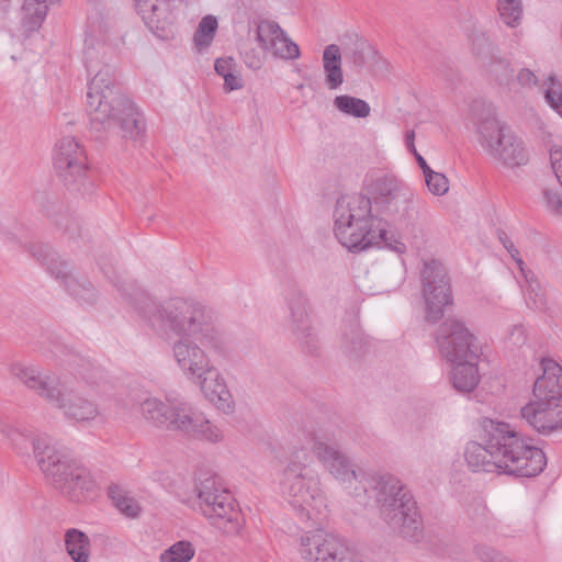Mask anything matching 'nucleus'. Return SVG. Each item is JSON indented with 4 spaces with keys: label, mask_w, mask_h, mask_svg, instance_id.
<instances>
[{
    "label": "nucleus",
    "mask_w": 562,
    "mask_h": 562,
    "mask_svg": "<svg viewBox=\"0 0 562 562\" xmlns=\"http://www.w3.org/2000/svg\"><path fill=\"white\" fill-rule=\"evenodd\" d=\"M483 432V443L471 441L464 450L472 471L533 477L547 465L544 452L508 423L486 418Z\"/></svg>",
    "instance_id": "obj_1"
},
{
    "label": "nucleus",
    "mask_w": 562,
    "mask_h": 562,
    "mask_svg": "<svg viewBox=\"0 0 562 562\" xmlns=\"http://www.w3.org/2000/svg\"><path fill=\"white\" fill-rule=\"evenodd\" d=\"M0 435L10 440L20 454H27L32 443L35 460L49 483L69 501L81 503L97 491V482L90 470L74 459L69 451L58 446L50 437L38 435L30 439L29 434L0 419Z\"/></svg>",
    "instance_id": "obj_2"
},
{
    "label": "nucleus",
    "mask_w": 562,
    "mask_h": 562,
    "mask_svg": "<svg viewBox=\"0 0 562 562\" xmlns=\"http://www.w3.org/2000/svg\"><path fill=\"white\" fill-rule=\"evenodd\" d=\"M87 110L91 124L104 130L119 127L125 138L140 139L146 132L143 114L121 93L109 66L100 69L89 82Z\"/></svg>",
    "instance_id": "obj_3"
},
{
    "label": "nucleus",
    "mask_w": 562,
    "mask_h": 562,
    "mask_svg": "<svg viewBox=\"0 0 562 562\" xmlns=\"http://www.w3.org/2000/svg\"><path fill=\"white\" fill-rule=\"evenodd\" d=\"M372 482L381 519L403 538L417 541L423 525L411 491L392 475H383Z\"/></svg>",
    "instance_id": "obj_4"
},
{
    "label": "nucleus",
    "mask_w": 562,
    "mask_h": 562,
    "mask_svg": "<svg viewBox=\"0 0 562 562\" xmlns=\"http://www.w3.org/2000/svg\"><path fill=\"white\" fill-rule=\"evenodd\" d=\"M305 449L286 465L281 483L282 493L302 521L321 524L326 517L327 503L319 476L306 467Z\"/></svg>",
    "instance_id": "obj_5"
},
{
    "label": "nucleus",
    "mask_w": 562,
    "mask_h": 562,
    "mask_svg": "<svg viewBox=\"0 0 562 562\" xmlns=\"http://www.w3.org/2000/svg\"><path fill=\"white\" fill-rule=\"evenodd\" d=\"M472 115L479 143L494 160L509 168L528 162L529 154L524 140L498 120L494 108L474 102Z\"/></svg>",
    "instance_id": "obj_6"
},
{
    "label": "nucleus",
    "mask_w": 562,
    "mask_h": 562,
    "mask_svg": "<svg viewBox=\"0 0 562 562\" xmlns=\"http://www.w3.org/2000/svg\"><path fill=\"white\" fill-rule=\"evenodd\" d=\"M212 308L203 303L184 297H171L161 303L149 301L140 308V316L155 331L173 334L179 338L196 335L205 324Z\"/></svg>",
    "instance_id": "obj_7"
},
{
    "label": "nucleus",
    "mask_w": 562,
    "mask_h": 562,
    "mask_svg": "<svg viewBox=\"0 0 562 562\" xmlns=\"http://www.w3.org/2000/svg\"><path fill=\"white\" fill-rule=\"evenodd\" d=\"M198 510L213 527L226 535H238L244 527L241 510L231 494L215 476L200 480L195 485Z\"/></svg>",
    "instance_id": "obj_8"
},
{
    "label": "nucleus",
    "mask_w": 562,
    "mask_h": 562,
    "mask_svg": "<svg viewBox=\"0 0 562 562\" xmlns=\"http://www.w3.org/2000/svg\"><path fill=\"white\" fill-rule=\"evenodd\" d=\"M375 206L394 222H407L414 217V192L394 175L375 178L369 186Z\"/></svg>",
    "instance_id": "obj_9"
},
{
    "label": "nucleus",
    "mask_w": 562,
    "mask_h": 562,
    "mask_svg": "<svg viewBox=\"0 0 562 562\" xmlns=\"http://www.w3.org/2000/svg\"><path fill=\"white\" fill-rule=\"evenodd\" d=\"M54 166L65 186L85 193L90 187L87 156L81 145L72 136L61 137L55 146Z\"/></svg>",
    "instance_id": "obj_10"
},
{
    "label": "nucleus",
    "mask_w": 562,
    "mask_h": 562,
    "mask_svg": "<svg viewBox=\"0 0 562 562\" xmlns=\"http://www.w3.org/2000/svg\"><path fill=\"white\" fill-rule=\"evenodd\" d=\"M334 234L337 240L352 252H360L374 245L384 243L396 252H404L405 245L398 240L389 241V232L384 222L359 223L334 221Z\"/></svg>",
    "instance_id": "obj_11"
},
{
    "label": "nucleus",
    "mask_w": 562,
    "mask_h": 562,
    "mask_svg": "<svg viewBox=\"0 0 562 562\" xmlns=\"http://www.w3.org/2000/svg\"><path fill=\"white\" fill-rule=\"evenodd\" d=\"M420 279L426 305L425 318L436 323L443 316V308L452 304L450 280L443 265L435 259L424 262Z\"/></svg>",
    "instance_id": "obj_12"
},
{
    "label": "nucleus",
    "mask_w": 562,
    "mask_h": 562,
    "mask_svg": "<svg viewBox=\"0 0 562 562\" xmlns=\"http://www.w3.org/2000/svg\"><path fill=\"white\" fill-rule=\"evenodd\" d=\"M170 431H178L187 437L216 443L223 440L222 430L212 424L205 415L187 401L171 402V416L168 425Z\"/></svg>",
    "instance_id": "obj_13"
},
{
    "label": "nucleus",
    "mask_w": 562,
    "mask_h": 562,
    "mask_svg": "<svg viewBox=\"0 0 562 562\" xmlns=\"http://www.w3.org/2000/svg\"><path fill=\"white\" fill-rule=\"evenodd\" d=\"M170 431H178L187 437L216 443L223 440L222 430L212 424L205 415L187 401L171 402V416L168 425Z\"/></svg>",
    "instance_id": "obj_14"
},
{
    "label": "nucleus",
    "mask_w": 562,
    "mask_h": 562,
    "mask_svg": "<svg viewBox=\"0 0 562 562\" xmlns=\"http://www.w3.org/2000/svg\"><path fill=\"white\" fill-rule=\"evenodd\" d=\"M436 342L441 357L450 363L479 357L476 338L460 319L447 318L437 329Z\"/></svg>",
    "instance_id": "obj_15"
},
{
    "label": "nucleus",
    "mask_w": 562,
    "mask_h": 562,
    "mask_svg": "<svg viewBox=\"0 0 562 562\" xmlns=\"http://www.w3.org/2000/svg\"><path fill=\"white\" fill-rule=\"evenodd\" d=\"M316 459L336 479L350 494L360 498L368 493L364 484V474L358 465L337 447H326L318 445Z\"/></svg>",
    "instance_id": "obj_16"
},
{
    "label": "nucleus",
    "mask_w": 562,
    "mask_h": 562,
    "mask_svg": "<svg viewBox=\"0 0 562 562\" xmlns=\"http://www.w3.org/2000/svg\"><path fill=\"white\" fill-rule=\"evenodd\" d=\"M10 374L21 384L34 392L48 404L58 401V394L65 382L41 368L26 363H12Z\"/></svg>",
    "instance_id": "obj_17"
},
{
    "label": "nucleus",
    "mask_w": 562,
    "mask_h": 562,
    "mask_svg": "<svg viewBox=\"0 0 562 562\" xmlns=\"http://www.w3.org/2000/svg\"><path fill=\"white\" fill-rule=\"evenodd\" d=\"M284 300L290 312L291 329L300 345L310 353L316 349V336L307 314V299L296 285H289Z\"/></svg>",
    "instance_id": "obj_18"
},
{
    "label": "nucleus",
    "mask_w": 562,
    "mask_h": 562,
    "mask_svg": "<svg viewBox=\"0 0 562 562\" xmlns=\"http://www.w3.org/2000/svg\"><path fill=\"white\" fill-rule=\"evenodd\" d=\"M52 406L60 409L65 419L74 424L89 425L105 419L98 404L80 396L66 383L59 391L58 401L53 402Z\"/></svg>",
    "instance_id": "obj_19"
},
{
    "label": "nucleus",
    "mask_w": 562,
    "mask_h": 562,
    "mask_svg": "<svg viewBox=\"0 0 562 562\" xmlns=\"http://www.w3.org/2000/svg\"><path fill=\"white\" fill-rule=\"evenodd\" d=\"M344 542L324 530L308 531L300 538L299 553L306 562H334Z\"/></svg>",
    "instance_id": "obj_20"
},
{
    "label": "nucleus",
    "mask_w": 562,
    "mask_h": 562,
    "mask_svg": "<svg viewBox=\"0 0 562 562\" xmlns=\"http://www.w3.org/2000/svg\"><path fill=\"white\" fill-rule=\"evenodd\" d=\"M520 417L541 435H550L562 428V407L536 397L521 407Z\"/></svg>",
    "instance_id": "obj_21"
},
{
    "label": "nucleus",
    "mask_w": 562,
    "mask_h": 562,
    "mask_svg": "<svg viewBox=\"0 0 562 562\" xmlns=\"http://www.w3.org/2000/svg\"><path fill=\"white\" fill-rule=\"evenodd\" d=\"M191 337L179 338L172 346L173 358L183 372L191 381H195L210 371L213 366L205 351Z\"/></svg>",
    "instance_id": "obj_22"
},
{
    "label": "nucleus",
    "mask_w": 562,
    "mask_h": 562,
    "mask_svg": "<svg viewBox=\"0 0 562 562\" xmlns=\"http://www.w3.org/2000/svg\"><path fill=\"white\" fill-rule=\"evenodd\" d=\"M135 7L147 27L159 38L172 36L176 15L166 1L156 3L154 0H134Z\"/></svg>",
    "instance_id": "obj_23"
},
{
    "label": "nucleus",
    "mask_w": 562,
    "mask_h": 562,
    "mask_svg": "<svg viewBox=\"0 0 562 562\" xmlns=\"http://www.w3.org/2000/svg\"><path fill=\"white\" fill-rule=\"evenodd\" d=\"M540 367L542 374L533 383V397L562 407V367L551 358H543Z\"/></svg>",
    "instance_id": "obj_24"
},
{
    "label": "nucleus",
    "mask_w": 562,
    "mask_h": 562,
    "mask_svg": "<svg viewBox=\"0 0 562 562\" xmlns=\"http://www.w3.org/2000/svg\"><path fill=\"white\" fill-rule=\"evenodd\" d=\"M334 221H341L342 223L384 222L372 214L371 199L360 193L345 194L337 200L334 210Z\"/></svg>",
    "instance_id": "obj_25"
},
{
    "label": "nucleus",
    "mask_w": 562,
    "mask_h": 562,
    "mask_svg": "<svg viewBox=\"0 0 562 562\" xmlns=\"http://www.w3.org/2000/svg\"><path fill=\"white\" fill-rule=\"evenodd\" d=\"M199 385L204 397L224 414H232L235 409L233 396L226 385L225 379L213 366L210 371L193 381Z\"/></svg>",
    "instance_id": "obj_26"
},
{
    "label": "nucleus",
    "mask_w": 562,
    "mask_h": 562,
    "mask_svg": "<svg viewBox=\"0 0 562 562\" xmlns=\"http://www.w3.org/2000/svg\"><path fill=\"white\" fill-rule=\"evenodd\" d=\"M33 256L37 257L43 263L47 265V269L52 276L61 280L68 292L79 300L90 301L93 296L92 289L86 284L79 283L69 272L66 262L57 261L53 254L48 251H33Z\"/></svg>",
    "instance_id": "obj_27"
},
{
    "label": "nucleus",
    "mask_w": 562,
    "mask_h": 562,
    "mask_svg": "<svg viewBox=\"0 0 562 562\" xmlns=\"http://www.w3.org/2000/svg\"><path fill=\"white\" fill-rule=\"evenodd\" d=\"M339 435V427L328 422L317 423L316 425L305 423L297 428L295 434L299 439L304 438L307 443L312 445V450L315 456L319 443L326 447H336L335 441L338 439Z\"/></svg>",
    "instance_id": "obj_28"
},
{
    "label": "nucleus",
    "mask_w": 562,
    "mask_h": 562,
    "mask_svg": "<svg viewBox=\"0 0 562 562\" xmlns=\"http://www.w3.org/2000/svg\"><path fill=\"white\" fill-rule=\"evenodd\" d=\"M324 82L329 90H337L344 83L341 52L338 45H327L322 55Z\"/></svg>",
    "instance_id": "obj_29"
},
{
    "label": "nucleus",
    "mask_w": 562,
    "mask_h": 562,
    "mask_svg": "<svg viewBox=\"0 0 562 562\" xmlns=\"http://www.w3.org/2000/svg\"><path fill=\"white\" fill-rule=\"evenodd\" d=\"M171 402L173 398L167 397V402H162L157 397H147L140 403V414L146 422L167 430L171 416Z\"/></svg>",
    "instance_id": "obj_30"
},
{
    "label": "nucleus",
    "mask_w": 562,
    "mask_h": 562,
    "mask_svg": "<svg viewBox=\"0 0 562 562\" xmlns=\"http://www.w3.org/2000/svg\"><path fill=\"white\" fill-rule=\"evenodd\" d=\"M475 360L476 359H465L452 363L451 382L457 391L469 393L477 385L480 376L474 363Z\"/></svg>",
    "instance_id": "obj_31"
},
{
    "label": "nucleus",
    "mask_w": 562,
    "mask_h": 562,
    "mask_svg": "<svg viewBox=\"0 0 562 562\" xmlns=\"http://www.w3.org/2000/svg\"><path fill=\"white\" fill-rule=\"evenodd\" d=\"M525 283L521 285L527 305L537 311H542L547 306L546 291L536 278L535 273L526 267L520 270Z\"/></svg>",
    "instance_id": "obj_32"
},
{
    "label": "nucleus",
    "mask_w": 562,
    "mask_h": 562,
    "mask_svg": "<svg viewBox=\"0 0 562 562\" xmlns=\"http://www.w3.org/2000/svg\"><path fill=\"white\" fill-rule=\"evenodd\" d=\"M55 0H24L22 5V24L30 31H37L46 19L49 5Z\"/></svg>",
    "instance_id": "obj_33"
},
{
    "label": "nucleus",
    "mask_w": 562,
    "mask_h": 562,
    "mask_svg": "<svg viewBox=\"0 0 562 562\" xmlns=\"http://www.w3.org/2000/svg\"><path fill=\"white\" fill-rule=\"evenodd\" d=\"M214 318V312L211 310L207 314V317L205 318V324L198 328L196 335L194 337H196L206 348L222 355L226 351V340L223 334L217 328H215L213 324Z\"/></svg>",
    "instance_id": "obj_34"
},
{
    "label": "nucleus",
    "mask_w": 562,
    "mask_h": 562,
    "mask_svg": "<svg viewBox=\"0 0 562 562\" xmlns=\"http://www.w3.org/2000/svg\"><path fill=\"white\" fill-rule=\"evenodd\" d=\"M65 546L74 562H89L90 540L88 536L76 528L65 532Z\"/></svg>",
    "instance_id": "obj_35"
},
{
    "label": "nucleus",
    "mask_w": 562,
    "mask_h": 562,
    "mask_svg": "<svg viewBox=\"0 0 562 562\" xmlns=\"http://www.w3.org/2000/svg\"><path fill=\"white\" fill-rule=\"evenodd\" d=\"M497 13L506 26L519 27L524 20L522 0H497Z\"/></svg>",
    "instance_id": "obj_36"
},
{
    "label": "nucleus",
    "mask_w": 562,
    "mask_h": 562,
    "mask_svg": "<svg viewBox=\"0 0 562 562\" xmlns=\"http://www.w3.org/2000/svg\"><path fill=\"white\" fill-rule=\"evenodd\" d=\"M333 103L339 112L358 119H364L369 116L371 112V108L367 101L348 94L335 97Z\"/></svg>",
    "instance_id": "obj_37"
},
{
    "label": "nucleus",
    "mask_w": 562,
    "mask_h": 562,
    "mask_svg": "<svg viewBox=\"0 0 562 562\" xmlns=\"http://www.w3.org/2000/svg\"><path fill=\"white\" fill-rule=\"evenodd\" d=\"M380 58L378 50L366 42H359L355 45L349 59L357 72L370 68Z\"/></svg>",
    "instance_id": "obj_38"
},
{
    "label": "nucleus",
    "mask_w": 562,
    "mask_h": 562,
    "mask_svg": "<svg viewBox=\"0 0 562 562\" xmlns=\"http://www.w3.org/2000/svg\"><path fill=\"white\" fill-rule=\"evenodd\" d=\"M267 53L282 60H295L301 56L299 45L286 35L284 30L281 32V35H278V38L274 40Z\"/></svg>",
    "instance_id": "obj_39"
},
{
    "label": "nucleus",
    "mask_w": 562,
    "mask_h": 562,
    "mask_svg": "<svg viewBox=\"0 0 562 562\" xmlns=\"http://www.w3.org/2000/svg\"><path fill=\"white\" fill-rule=\"evenodd\" d=\"M194 555L195 548L192 542L180 540L159 554V562H191Z\"/></svg>",
    "instance_id": "obj_40"
},
{
    "label": "nucleus",
    "mask_w": 562,
    "mask_h": 562,
    "mask_svg": "<svg viewBox=\"0 0 562 562\" xmlns=\"http://www.w3.org/2000/svg\"><path fill=\"white\" fill-rule=\"evenodd\" d=\"M282 31L283 29L276 21L268 19L259 21L256 27V41L259 47L267 53Z\"/></svg>",
    "instance_id": "obj_41"
},
{
    "label": "nucleus",
    "mask_w": 562,
    "mask_h": 562,
    "mask_svg": "<svg viewBox=\"0 0 562 562\" xmlns=\"http://www.w3.org/2000/svg\"><path fill=\"white\" fill-rule=\"evenodd\" d=\"M344 348L349 355H358L363 351L367 342L356 321H352L344 330Z\"/></svg>",
    "instance_id": "obj_42"
},
{
    "label": "nucleus",
    "mask_w": 562,
    "mask_h": 562,
    "mask_svg": "<svg viewBox=\"0 0 562 562\" xmlns=\"http://www.w3.org/2000/svg\"><path fill=\"white\" fill-rule=\"evenodd\" d=\"M217 25V20L213 15H206L200 21L194 33V44L199 49L210 46L215 36Z\"/></svg>",
    "instance_id": "obj_43"
},
{
    "label": "nucleus",
    "mask_w": 562,
    "mask_h": 562,
    "mask_svg": "<svg viewBox=\"0 0 562 562\" xmlns=\"http://www.w3.org/2000/svg\"><path fill=\"white\" fill-rule=\"evenodd\" d=\"M486 68L490 76L501 86H507L513 78V69L506 58L492 55Z\"/></svg>",
    "instance_id": "obj_44"
},
{
    "label": "nucleus",
    "mask_w": 562,
    "mask_h": 562,
    "mask_svg": "<svg viewBox=\"0 0 562 562\" xmlns=\"http://www.w3.org/2000/svg\"><path fill=\"white\" fill-rule=\"evenodd\" d=\"M110 496L122 514L131 518L138 516L140 507L133 497L125 495L117 487L110 490Z\"/></svg>",
    "instance_id": "obj_45"
},
{
    "label": "nucleus",
    "mask_w": 562,
    "mask_h": 562,
    "mask_svg": "<svg viewBox=\"0 0 562 562\" xmlns=\"http://www.w3.org/2000/svg\"><path fill=\"white\" fill-rule=\"evenodd\" d=\"M546 102L559 114L562 112V85L553 75L549 76L544 82Z\"/></svg>",
    "instance_id": "obj_46"
},
{
    "label": "nucleus",
    "mask_w": 562,
    "mask_h": 562,
    "mask_svg": "<svg viewBox=\"0 0 562 562\" xmlns=\"http://www.w3.org/2000/svg\"><path fill=\"white\" fill-rule=\"evenodd\" d=\"M106 50V46L103 43L95 42L92 37H87L85 41V50H83V57L86 67L89 72H92L98 64H99V57L100 55H104Z\"/></svg>",
    "instance_id": "obj_47"
},
{
    "label": "nucleus",
    "mask_w": 562,
    "mask_h": 562,
    "mask_svg": "<svg viewBox=\"0 0 562 562\" xmlns=\"http://www.w3.org/2000/svg\"><path fill=\"white\" fill-rule=\"evenodd\" d=\"M68 363L74 367L75 373L79 374L88 383L94 384L100 374V370L95 368L90 360L72 356Z\"/></svg>",
    "instance_id": "obj_48"
},
{
    "label": "nucleus",
    "mask_w": 562,
    "mask_h": 562,
    "mask_svg": "<svg viewBox=\"0 0 562 562\" xmlns=\"http://www.w3.org/2000/svg\"><path fill=\"white\" fill-rule=\"evenodd\" d=\"M424 177L428 190L434 195H443L448 192L449 181L443 173L431 170Z\"/></svg>",
    "instance_id": "obj_49"
},
{
    "label": "nucleus",
    "mask_w": 562,
    "mask_h": 562,
    "mask_svg": "<svg viewBox=\"0 0 562 562\" xmlns=\"http://www.w3.org/2000/svg\"><path fill=\"white\" fill-rule=\"evenodd\" d=\"M498 239L502 243V245L504 246V248L508 251L512 259L516 262L519 271L525 269L527 266L525 265L522 258L520 257L519 250L516 248L515 244L508 237V235L505 232L499 231Z\"/></svg>",
    "instance_id": "obj_50"
},
{
    "label": "nucleus",
    "mask_w": 562,
    "mask_h": 562,
    "mask_svg": "<svg viewBox=\"0 0 562 562\" xmlns=\"http://www.w3.org/2000/svg\"><path fill=\"white\" fill-rule=\"evenodd\" d=\"M543 196L547 206L555 213H562V196L557 189L546 188L543 190Z\"/></svg>",
    "instance_id": "obj_51"
},
{
    "label": "nucleus",
    "mask_w": 562,
    "mask_h": 562,
    "mask_svg": "<svg viewBox=\"0 0 562 562\" xmlns=\"http://www.w3.org/2000/svg\"><path fill=\"white\" fill-rule=\"evenodd\" d=\"M334 562H364L361 554L346 541Z\"/></svg>",
    "instance_id": "obj_52"
},
{
    "label": "nucleus",
    "mask_w": 562,
    "mask_h": 562,
    "mask_svg": "<svg viewBox=\"0 0 562 562\" xmlns=\"http://www.w3.org/2000/svg\"><path fill=\"white\" fill-rule=\"evenodd\" d=\"M516 80L522 88L528 89L533 88L538 83L537 76L528 68H521L516 76Z\"/></svg>",
    "instance_id": "obj_53"
},
{
    "label": "nucleus",
    "mask_w": 562,
    "mask_h": 562,
    "mask_svg": "<svg viewBox=\"0 0 562 562\" xmlns=\"http://www.w3.org/2000/svg\"><path fill=\"white\" fill-rule=\"evenodd\" d=\"M244 63L252 70L260 69L263 65V58L256 49L246 50L243 55Z\"/></svg>",
    "instance_id": "obj_54"
},
{
    "label": "nucleus",
    "mask_w": 562,
    "mask_h": 562,
    "mask_svg": "<svg viewBox=\"0 0 562 562\" xmlns=\"http://www.w3.org/2000/svg\"><path fill=\"white\" fill-rule=\"evenodd\" d=\"M550 161L554 175L562 187V148H553L550 153Z\"/></svg>",
    "instance_id": "obj_55"
},
{
    "label": "nucleus",
    "mask_w": 562,
    "mask_h": 562,
    "mask_svg": "<svg viewBox=\"0 0 562 562\" xmlns=\"http://www.w3.org/2000/svg\"><path fill=\"white\" fill-rule=\"evenodd\" d=\"M472 48L476 55H482L485 53V50L490 52V37L485 33L475 35L472 40Z\"/></svg>",
    "instance_id": "obj_56"
},
{
    "label": "nucleus",
    "mask_w": 562,
    "mask_h": 562,
    "mask_svg": "<svg viewBox=\"0 0 562 562\" xmlns=\"http://www.w3.org/2000/svg\"><path fill=\"white\" fill-rule=\"evenodd\" d=\"M234 67L235 63L232 57L217 58L215 61V71L223 78L234 71Z\"/></svg>",
    "instance_id": "obj_57"
},
{
    "label": "nucleus",
    "mask_w": 562,
    "mask_h": 562,
    "mask_svg": "<svg viewBox=\"0 0 562 562\" xmlns=\"http://www.w3.org/2000/svg\"><path fill=\"white\" fill-rule=\"evenodd\" d=\"M224 88L226 91L231 92L234 90H239L244 87L243 79L239 75L232 71L229 75L224 78Z\"/></svg>",
    "instance_id": "obj_58"
},
{
    "label": "nucleus",
    "mask_w": 562,
    "mask_h": 562,
    "mask_svg": "<svg viewBox=\"0 0 562 562\" xmlns=\"http://www.w3.org/2000/svg\"><path fill=\"white\" fill-rule=\"evenodd\" d=\"M509 339L514 345L520 346L526 340V333L522 325H515L509 334Z\"/></svg>",
    "instance_id": "obj_59"
},
{
    "label": "nucleus",
    "mask_w": 562,
    "mask_h": 562,
    "mask_svg": "<svg viewBox=\"0 0 562 562\" xmlns=\"http://www.w3.org/2000/svg\"><path fill=\"white\" fill-rule=\"evenodd\" d=\"M418 166L420 167V169L423 170V173L424 176H426L428 172H430L432 169L427 165L426 160L424 159V157L418 153V151H415L413 153Z\"/></svg>",
    "instance_id": "obj_60"
},
{
    "label": "nucleus",
    "mask_w": 562,
    "mask_h": 562,
    "mask_svg": "<svg viewBox=\"0 0 562 562\" xmlns=\"http://www.w3.org/2000/svg\"><path fill=\"white\" fill-rule=\"evenodd\" d=\"M414 140H415V132L408 131L405 136V145H406V148L408 149V151H411L412 154L417 151Z\"/></svg>",
    "instance_id": "obj_61"
},
{
    "label": "nucleus",
    "mask_w": 562,
    "mask_h": 562,
    "mask_svg": "<svg viewBox=\"0 0 562 562\" xmlns=\"http://www.w3.org/2000/svg\"><path fill=\"white\" fill-rule=\"evenodd\" d=\"M459 554H460V551H459V550H457V549H451V550H449V551L447 552V555H449V557H451V558H454V559H457Z\"/></svg>",
    "instance_id": "obj_62"
},
{
    "label": "nucleus",
    "mask_w": 562,
    "mask_h": 562,
    "mask_svg": "<svg viewBox=\"0 0 562 562\" xmlns=\"http://www.w3.org/2000/svg\"><path fill=\"white\" fill-rule=\"evenodd\" d=\"M2 239L5 241H11V240H13V236L10 234L3 233Z\"/></svg>",
    "instance_id": "obj_63"
},
{
    "label": "nucleus",
    "mask_w": 562,
    "mask_h": 562,
    "mask_svg": "<svg viewBox=\"0 0 562 562\" xmlns=\"http://www.w3.org/2000/svg\"><path fill=\"white\" fill-rule=\"evenodd\" d=\"M560 116L562 117V112H560Z\"/></svg>",
    "instance_id": "obj_64"
}]
</instances>
